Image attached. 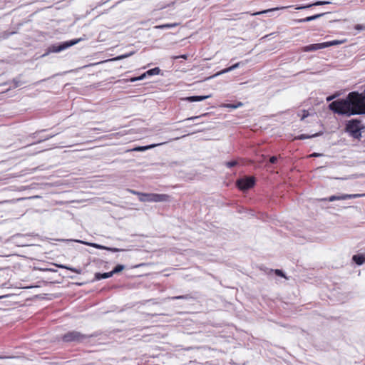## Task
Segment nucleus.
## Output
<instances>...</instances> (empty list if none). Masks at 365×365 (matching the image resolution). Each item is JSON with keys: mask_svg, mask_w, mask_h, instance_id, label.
Returning a JSON list of instances; mask_svg holds the SVG:
<instances>
[{"mask_svg": "<svg viewBox=\"0 0 365 365\" xmlns=\"http://www.w3.org/2000/svg\"><path fill=\"white\" fill-rule=\"evenodd\" d=\"M329 108L341 115H361L365 109V91L362 93L350 92L345 98L332 101Z\"/></svg>", "mask_w": 365, "mask_h": 365, "instance_id": "f257e3e1", "label": "nucleus"}, {"mask_svg": "<svg viewBox=\"0 0 365 365\" xmlns=\"http://www.w3.org/2000/svg\"><path fill=\"white\" fill-rule=\"evenodd\" d=\"M364 129L365 126L361 120L357 118L348 120L345 126L346 132L355 139H359L361 137V130Z\"/></svg>", "mask_w": 365, "mask_h": 365, "instance_id": "f03ea898", "label": "nucleus"}, {"mask_svg": "<svg viewBox=\"0 0 365 365\" xmlns=\"http://www.w3.org/2000/svg\"><path fill=\"white\" fill-rule=\"evenodd\" d=\"M92 336L93 335H86L77 331H71L66 333L62 336V340L63 342L66 343H84L87 341L88 339Z\"/></svg>", "mask_w": 365, "mask_h": 365, "instance_id": "7ed1b4c3", "label": "nucleus"}, {"mask_svg": "<svg viewBox=\"0 0 365 365\" xmlns=\"http://www.w3.org/2000/svg\"><path fill=\"white\" fill-rule=\"evenodd\" d=\"M170 196L166 194L158 193H143L141 197H139L140 202H166L169 200Z\"/></svg>", "mask_w": 365, "mask_h": 365, "instance_id": "20e7f679", "label": "nucleus"}, {"mask_svg": "<svg viewBox=\"0 0 365 365\" xmlns=\"http://www.w3.org/2000/svg\"><path fill=\"white\" fill-rule=\"evenodd\" d=\"M81 38H76V39H72V40L66 41H63V42H60L57 44L51 45L48 48V50L51 52L58 53V52L66 50V48L78 43L79 41H81Z\"/></svg>", "mask_w": 365, "mask_h": 365, "instance_id": "39448f33", "label": "nucleus"}, {"mask_svg": "<svg viewBox=\"0 0 365 365\" xmlns=\"http://www.w3.org/2000/svg\"><path fill=\"white\" fill-rule=\"evenodd\" d=\"M365 196V193L363 194H341L337 195H331L329 197L321 198L320 201H329L333 202L335 200H345L348 199H355Z\"/></svg>", "mask_w": 365, "mask_h": 365, "instance_id": "423d86ee", "label": "nucleus"}, {"mask_svg": "<svg viewBox=\"0 0 365 365\" xmlns=\"http://www.w3.org/2000/svg\"><path fill=\"white\" fill-rule=\"evenodd\" d=\"M255 184V178L253 176H246L237 180V187L243 191L252 188Z\"/></svg>", "mask_w": 365, "mask_h": 365, "instance_id": "0eeeda50", "label": "nucleus"}, {"mask_svg": "<svg viewBox=\"0 0 365 365\" xmlns=\"http://www.w3.org/2000/svg\"><path fill=\"white\" fill-rule=\"evenodd\" d=\"M160 69L158 67H155V68H151V69L147 71L146 72L143 73V74H141L140 76H139L138 77L132 78L130 79V81L135 82L137 81H141V80H143L144 78H145L147 76H154V75H158L160 73Z\"/></svg>", "mask_w": 365, "mask_h": 365, "instance_id": "6e6552de", "label": "nucleus"}, {"mask_svg": "<svg viewBox=\"0 0 365 365\" xmlns=\"http://www.w3.org/2000/svg\"><path fill=\"white\" fill-rule=\"evenodd\" d=\"M331 4L329 1H317L312 4H308L305 5H300V6H291L292 7H294L296 10H303L308 8H311L312 6H322V5H327Z\"/></svg>", "mask_w": 365, "mask_h": 365, "instance_id": "1a4fd4ad", "label": "nucleus"}, {"mask_svg": "<svg viewBox=\"0 0 365 365\" xmlns=\"http://www.w3.org/2000/svg\"><path fill=\"white\" fill-rule=\"evenodd\" d=\"M326 46L323 43L309 44L303 48V51L305 52L314 51L319 49L325 48Z\"/></svg>", "mask_w": 365, "mask_h": 365, "instance_id": "9d476101", "label": "nucleus"}, {"mask_svg": "<svg viewBox=\"0 0 365 365\" xmlns=\"http://www.w3.org/2000/svg\"><path fill=\"white\" fill-rule=\"evenodd\" d=\"M327 14V13L317 14H315V15H313V16H310L304 18V19H297L295 21L297 22V23L309 22V21H314V20L318 19H319L320 17L323 16L324 15H325Z\"/></svg>", "mask_w": 365, "mask_h": 365, "instance_id": "9b49d317", "label": "nucleus"}, {"mask_svg": "<svg viewBox=\"0 0 365 365\" xmlns=\"http://www.w3.org/2000/svg\"><path fill=\"white\" fill-rule=\"evenodd\" d=\"M244 64L245 63L242 62H237V63L233 64L232 66L219 71L215 76H220V75H222L224 73H227L230 72L236 68H238L241 65H244Z\"/></svg>", "mask_w": 365, "mask_h": 365, "instance_id": "f8f14e48", "label": "nucleus"}, {"mask_svg": "<svg viewBox=\"0 0 365 365\" xmlns=\"http://www.w3.org/2000/svg\"><path fill=\"white\" fill-rule=\"evenodd\" d=\"M164 143H156V144L148 145H146V146H137V147L133 148L132 150L133 151H138V152H143V151H145L147 150L153 148H155L156 146L161 145H163Z\"/></svg>", "mask_w": 365, "mask_h": 365, "instance_id": "ddd939ff", "label": "nucleus"}, {"mask_svg": "<svg viewBox=\"0 0 365 365\" xmlns=\"http://www.w3.org/2000/svg\"><path fill=\"white\" fill-rule=\"evenodd\" d=\"M353 262L357 265H362L365 262V255L357 254L352 257Z\"/></svg>", "mask_w": 365, "mask_h": 365, "instance_id": "4468645a", "label": "nucleus"}, {"mask_svg": "<svg viewBox=\"0 0 365 365\" xmlns=\"http://www.w3.org/2000/svg\"><path fill=\"white\" fill-rule=\"evenodd\" d=\"M210 96H192L185 98L188 102H198L208 98Z\"/></svg>", "mask_w": 365, "mask_h": 365, "instance_id": "2eb2a0df", "label": "nucleus"}, {"mask_svg": "<svg viewBox=\"0 0 365 365\" xmlns=\"http://www.w3.org/2000/svg\"><path fill=\"white\" fill-rule=\"evenodd\" d=\"M113 276L112 272H104V273H99L97 272L95 274L94 279L96 281H99L103 279H107Z\"/></svg>", "mask_w": 365, "mask_h": 365, "instance_id": "dca6fc26", "label": "nucleus"}, {"mask_svg": "<svg viewBox=\"0 0 365 365\" xmlns=\"http://www.w3.org/2000/svg\"><path fill=\"white\" fill-rule=\"evenodd\" d=\"M322 132H319V133H314V134H312V135H307V134H301L299 135L297 138V139H299V140H304V139H308V138H315V137H317V136H319L321 135H322Z\"/></svg>", "mask_w": 365, "mask_h": 365, "instance_id": "f3484780", "label": "nucleus"}, {"mask_svg": "<svg viewBox=\"0 0 365 365\" xmlns=\"http://www.w3.org/2000/svg\"><path fill=\"white\" fill-rule=\"evenodd\" d=\"M286 7H281V8H279V7H275V8H272V9H266V10H263V11H258V12H256L255 14H253V15H261L262 14H268L269 12H272V11H278L279 9H285Z\"/></svg>", "mask_w": 365, "mask_h": 365, "instance_id": "a211bd4d", "label": "nucleus"}, {"mask_svg": "<svg viewBox=\"0 0 365 365\" xmlns=\"http://www.w3.org/2000/svg\"><path fill=\"white\" fill-rule=\"evenodd\" d=\"M242 106V103L241 102H238L237 103H227L224 106L225 108L235 109L237 108H240Z\"/></svg>", "mask_w": 365, "mask_h": 365, "instance_id": "6ab92c4d", "label": "nucleus"}, {"mask_svg": "<svg viewBox=\"0 0 365 365\" xmlns=\"http://www.w3.org/2000/svg\"><path fill=\"white\" fill-rule=\"evenodd\" d=\"M125 268L124 265L123 264H117L114 268L111 271L112 273H113V275L114 274H116V273H118L120 272H121L122 270H123Z\"/></svg>", "mask_w": 365, "mask_h": 365, "instance_id": "aec40b11", "label": "nucleus"}, {"mask_svg": "<svg viewBox=\"0 0 365 365\" xmlns=\"http://www.w3.org/2000/svg\"><path fill=\"white\" fill-rule=\"evenodd\" d=\"M34 270H39L41 272H55V269H53L52 268H48L46 267H34Z\"/></svg>", "mask_w": 365, "mask_h": 365, "instance_id": "412c9836", "label": "nucleus"}, {"mask_svg": "<svg viewBox=\"0 0 365 365\" xmlns=\"http://www.w3.org/2000/svg\"><path fill=\"white\" fill-rule=\"evenodd\" d=\"M176 25H177V24H165L157 26L156 28L160 29H170V28L175 27Z\"/></svg>", "mask_w": 365, "mask_h": 365, "instance_id": "4be33fe9", "label": "nucleus"}, {"mask_svg": "<svg viewBox=\"0 0 365 365\" xmlns=\"http://www.w3.org/2000/svg\"><path fill=\"white\" fill-rule=\"evenodd\" d=\"M59 267L69 269V270H71V271H72V272H75L76 274H81V269L69 267H67L66 265H59Z\"/></svg>", "mask_w": 365, "mask_h": 365, "instance_id": "5701e85b", "label": "nucleus"}, {"mask_svg": "<svg viewBox=\"0 0 365 365\" xmlns=\"http://www.w3.org/2000/svg\"><path fill=\"white\" fill-rule=\"evenodd\" d=\"M190 298H191V297H190V294H185V295H179V296L173 297H171V299H173V300H175V299H189Z\"/></svg>", "mask_w": 365, "mask_h": 365, "instance_id": "b1692460", "label": "nucleus"}, {"mask_svg": "<svg viewBox=\"0 0 365 365\" xmlns=\"http://www.w3.org/2000/svg\"><path fill=\"white\" fill-rule=\"evenodd\" d=\"M238 164V162L237 160H230V161H228V162H226L225 163V165L229 168H231L235 165H237Z\"/></svg>", "mask_w": 365, "mask_h": 365, "instance_id": "393cba45", "label": "nucleus"}, {"mask_svg": "<svg viewBox=\"0 0 365 365\" xmlns=\"http://www.w3.org/2000/svg\"><path fill=\"white\" fill-rule=\"evenodd\" d=\"M339 43H340L339 41L335 40V41H331L324 42V45H325L326 48H327V47H329L331 46L337 45Z\"/></svg>", "mask_w": 365, "mask_h": 365, "instance_id": "a878e982", "label": "nucleus"}, {"mask_svg": "<svg viewBox=\"0 0 365 365\" xmlns=\"http://www.w3.org/2000/svg\"><path fill=\"white\" fill-rule=\"evenodd\" d=\"M133 54V52H130L129 53L123 54V55H120V56H118V57H116L115 59H117V60L123 59V58H128V57L130 56Z\"/></svg>", "mask_w": 365, "mask_h": 365, "instance_id": "bb28decb", "label": "nucleus"}, {"mask_svg": "<svg viewBox=\"0 0 365 365\" xmlns=\"http://www.w3.org/2000/svg\"><path fill=\"white\" fill-rule=\"evenodd\" d=\"M90 245L92 246L93 247H95V248H97V249H100V250H106L107 249V247L103 246V245H98V244H96V243L90 244Z\"/></svg>", "mask_w": 365, "mask_h": 365, "instance_id": "cd10ccee", "label": "nucleus"}, {"mask_svg": "<svg viewBox=\"0 0 365 365\" xmlns=\"http://www.w3.org/2000/svg\"><path fill=\"white\" fill-rule=\"evenodd\" d=\"M339 96V93H335V94H334V95L329 96H327V97L326 101H327V102H330V101H331L332 100H334V98H336V97H338Z\"/></svg>", "mask_w": 365, "mask_h": 365, "instance_id": "c85d7f7f", "label": "nucleus"}, {"mask_svg": "<svg viewBox=\"0 0 365 365\" xmlns=\"http://www.w3.org/2000/svg\"><path fill=\"white\" fill-rule=\"evenodd\" d=\"M274 273H275V274H276V275H277V276L282 277H285L284 274L283 273V272H282L281 269H275V270H274Z\"/></svg>", "mask_w": 365, "mask_h": 365, "instance_id": "c756f323", "label": "nucleus"}, {"mask_svg": "<svg viewBox=\"0 0 365 365\" xmlns=\"http://www.w3.org/2000/svg\"><path fill=\"white\" fill-rule=\"evenodd\" d=\"M36 144V143H30V144H28L27 145L24 146V148H26L28 149V150L26 151L27 153H30L31 151V150L30 149L32 146L35 145Z\"/></svg>", "mask_w": 365, "mask_h": 365, "instance_id": "7c9ffc66", "label": "nucleus"}, {"mask_svg": "<svg viewBox=\"0 0 365 365\" xmlns=\"http://www.w3.org/2000/svg\"><path fill=\"white\" fill-rule=\"evenodd\" d=\"M354 28L356 30L362 31L365 29V26L362 24H356Z\"/></svg>", "mask_w": 365, "mask_h": 365, "instance_id": "2f4dec72", "label": "nucleus"}, {"mask_svg": "<svg viewBox=\"0 0 365 365\" xmlns=\"http://www.w3.org/2000/svg\"><path fill=\"white\" fill-rule=\"evenodd\" d=\"M106 250H109V251H111L113 252H117L121 251L122 250L118 249V248H115V247H107Z\"/></svg>", "mask_w": 365, "mask_h": 365, "instance_id": "473e14b6", "label": "nucleus"}, {"mask_svg": "<svg viewBox=\"0 0 365 365\" xmlns=\"http://www.w3.org/2000/svg\"><path fill=\"white\" fill-rule=\"evenodd\" d=\"M129 192L133 195H136L138 196L141 197V195H143V192H140L138 191H135V190H129Z\"/></svg>", "mask_w": 365, "mask_h": 365, "instance_id": "72a5a7b5", "label": "nucleus"}, {"mask_svg": "<svg viewBox=\"0 0 365 365\" xmlns=\"http://www.w3.org/2000/svg\"><path fill=\"white\" fill-rule=\"evenodd\" d=\"M53 136H54V135H47L46 137H45V138H43V139H38V140H37V143H41V142H42V141H44V140H48V139H49V138H52Z\"/></svg>", "mask_w": 365, "mask_h": 365, "instance_id": "f704fd0d", "label": "nucleus"}, {"mask_svg": "<svg viewBox=\"0 0 365 365\" xmlns=\"http://www.w3.org/2000/svg\"><path fill=\"white\" fill-rule=\"evenodd\" d=\"M277 161V156H272L269 158V163L272 164L275 163Z\"/></svg>", "mask_w": 365, "mask_h": 365, "instance_id": "c9c22d12", "label": "nucleus"}, {"mask_svg": "<svg viewBox=\"0 0 365 365\" xmlns=\"http://www.w3.org/2000/svg\"><path fill=\"white\" fill-rule=\"evenodd\" d=\"M39 197H40V195H33V196H28V197L24 196V200L25 199H34V198H39Z\"/></svg>", "mask_w": 365, "mask_h": 365, "instance_id": "e433bc0d", "label": "nucleus"}, {"mask_svg": "<svg viewBox=\"0 0 365 365\" xmlns=\"http://www.w3.org/2000/svg\"><path fill=\"white\" fill-rule=\"evenodd\" d=\"M303 115L301 117V120H303L306 117H307L309 115V113L306 110H303Z\"/></svg>", "mask_w": 365, "mask_h": 365, "instance_id": "4c0bfd02", "label": "nucleus"}, {"mask_svg": "<svg viewBox=\"0 0 365 365\" xmlns=\"http://www.w3.org/2000/svg\"><path fill=\"white\" fill-rule=\"evenodd\" d=\"M322 154L318 153H313L310 155V157H319L322 156Z\"/></svg>", "mask_w": 365, "mask_h": 365, "instance_id": "58836bf2", "label": "nucleus"}, {"mask_svg": "<svg viewBox=\"0 0 365 365\" xmlns=\"http://www.w3.org/2000/svg\"><path fill=\"white\" fill-rule=\"evenodd\" d=\"M198 118H199V116H193V117L187 118L185 120H192L197 119Z\"/></svg>", "mask_w": 365, "mask_h": 365, "instance_id": "ea45409f", "label": "nucleus"}, {"mask_svg": "<svg viewBox=\"0 0 365 365\" xmlns=\"http://www.w3.org/2000/svg\"><path fill=\"white\" fill-rule=\"evenodd\" d=\"M32 287H34L31 285H24V289H29V288H32Z\"/></svg>", "mask_w": 365, "mask_h": 365, "instance_id": "a19ab883", "label": "nucleus"}, {"mask_svg": "<svg viewBox=\"0 0 365 365\" xmlns=\"http://www.w3.org/2000/svg\"><path fill=\"white\" fill-rule=\"evenodd\" d=\"M8 358H9V356H6L0 355V359H8Z\"/></svg>", "mask_w": 365, "mask_h": 365, "instance_id": "79ce46f5", "label": "nucleus"}, {"mask_svg": "<svg viewBox=\"0 0 365 365\" xmlns=\"http://www.w3.org/2000/svg\"><path fill=\"white\" fill-rule=\"evenodd\" d=\"M30 245H33V244H32V243H25V242H24V247H25V246H30Z\"/></svg>", "mask_w": 365, "mask_h": 365, "instance_id": "37998d69", "label": "nucleus"}, {"mask_svg": "<svg viewBox=\"0 0 365 365\" xmlns=\"http://www.w3.org/2000/svg\"><path fill=\"white\" fill-rule=\"evenodd\" d=\"M41 150H42L41 149H38V150H37V149H35L34 153H40Z\"/></svg>", "mask_w": 365, "mask_h": 365, "instance_id": "c03bdc74", "label": "nucleus"}, {"mask_svg": "<svg viewBox=\"0 0 365 365\" xmlns=\"http://www.w3.org/2000/svg\"><path fill=\"white\" fill-rule=\"evenodd\" d=\"M362 114H365V108H364V112H363V113H362Z\"/></svg>", "mask_w": 365, "mask_h": 365, "instance_id": "a18cd8bd", "label": "nucleus"}]
</instances>
